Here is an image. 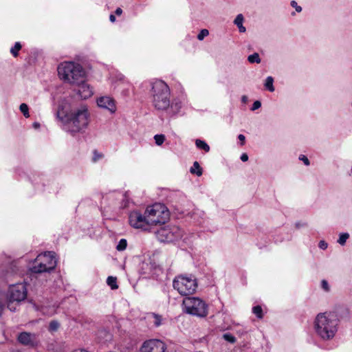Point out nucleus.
I'll list each match as a JSON object with an SVG mask.
<instances>
[{
	"instance_id": "obj_1",
	"label": "nucleus",
	"mask_w": 352,
	"mask_h": 352,
	"mask_svg": "<svg viewBox=\"0 0 352 352\" xmlns=\"http://www.w3.org/2000/svg\"><path fill=\"white\" fill-rule=\"evenodd\" d=\"M56 116L63 123V129L72 134L84 131L90 121V113L87 106L85 104L72 109L69 113H65L59 107Z\"/></svg>"
},
{
	"instance_id": "obj_2",
	"label": "nucleus",
	"mask_w": 352,
	"mask_h": 352,
	"mask_svg": "<svg viewBox=\"0 0 352 352\" xmlns=\"http://www.w3.org/2000/svg\"><path fill=\"white\" fill-rule=\"evenodd\" d=\"M316 334L323 341L332 340L338 330V320L330 313L318 314L314 322Z\"/></svg>"
},
{
	"instance_id": "obj_3",
	"label": "nucleus",
	"mask_w": 352,
	"mask_h": 352,
	"mask_svg": "<svg viewBox=\"0 0 352 352\" xmlns=\"http://www.w3.org/2000/svg\"><path fill=\"white\" fill-rule=\"evenodd\" d=\"M151 102L158 111H167L170 107V90L162 80H155L150 82Z\"/></svg>"
},
{
	"instance_id": "obj_4",
	"label": "nucleus",
	"mask_w": 352,
	"mask_h": 352,
	"mask_svg": "<svg viewBox=\"0 0 352 352\" xmlns=\"http://www.w3.org/2000/svg\"><path fill=\"white\" fill-rule=\"evenodd\" d=\"M57 70L60 79L72 85L79 84L86 78V72L82 65L73 61L60 63Z\"/></svg>"
},
{
	"instance_id": "obj_5",
	"label": "nucleus",
	"mask_w": 352,
	"mask_h": 352,
	"mask_svg": "<svg viewBox=\"0 0 352 352\" xmlns=\"http://www.w3.org/2000/svg\"><path fill=\"white\" fill-rule=\"evenodd\" d=\"M56 264L54 252H46L37 256L30 270L35 274L50 272L56 267Z\"/></svg>"
},
{
	"instance_id": "obj_6",
	"label": "nucleus",
	"mask_w": 352,
	"mask_h": 352,
	"mask_svg": "<svg viewBox=\"0 0 352 352\" xmlns=\"http://www.w3.org/2000/svg\"><path fill=\"white\" fill-rule=\"evenodd\" d=\"M26 297L27 289L23 283L11 285L6 296L5 295L8 309L10 311H16L19 302L24 300Z\"/></svg>"
},
{
	"instance_id": "obj_7",
	"label": "nucleus",
	"mask_w": 352,
	"mask_h": 352,
	"mask_svg": "<svg viewBox=\"0 0 352 352\" xmlns=\"http://www.w3.org/2000/svg\"><path fill=\"white\" fill-rule=\"evenodd\" d=\"M145 214L149 226L164 223L169 219V211L162 204H155L148 206L145 210Z\"/></svg>"
},
{
	"instance_id": "obj_8",
	"label": "nucleus",
	"mask_w": 352,
	"mask_h": 352,
	"mask_svg": "<svg viewBox=\"0 0 352 352\" xmlns=\"http://www.w3.org/2000/svg\"><path fill=\"white\" fill-rule=\"evenodd\" d=\"M173 285L181 295L188 296L192 294L197 288V279L192 275H180L175 278Z\"/></svg>"
},
{
	"instance_id": "obj_9",
	"label": "nucleus",
	"mask_w": 352,
	"mask_h": 352,
	"mask_svg": "<svg viewBox=\"0 0 352 352\" xmlns=\"http://www.w3.org/2000/svg\"><path fill=\"white\" fill-rule=\"evenodd\" d=\"M183 304L186 312L190 315L204 318L208 314V305L199 298H186L183 301Z\"/></svg>"
},
{
	"instance_id": "obj_10",
	"label": "nucleus",
	"mask_w": 352,
	"mask_h": 352,
	"mask_svg": "<svg viewBox=\"0 0 352 352\" xmlns=\"http://www.w3.org/2000/svg\"><path fill=\"white\" fill-rule=\"evenodd\" d=\"M157 239L164 243H171L184 237L183 231L176 226H166L156 232Z\"/></svg>"
},
{
	"instance_id": "obj_11",
	"label": "nucleus",
	"mask_w": 352,
	"mask_h": 352,
	"mask_svg": "<svg viewBox=\"0 0 352 352\" xmlns=\"http://www.w3.org/2000/svg\"><path fill=\"white\" fill-rule=\"evenodd\" d=\"M145 213L142 214L139 211H133L130 213L129 221L130 225L135 228L148 230L149 227Z\"/></svg>"
},
{
	"instance_id": "obj_12",
	"label": "nucleus",
	"mask_w": 352,
	"mask_h": 352,
	"mask_svg": "<svg viewBox=\"0 0 352 352\" xmlns=\"http://www.w3.org/2000/svg\"><path fill=\"white\" fill-rule=\"evenodd\" d=\"M165 349L166 345L162 340L150 339L143 343L140 352H164Z\"/></svg>"
},
{
	"instance_id": "obj_13",
	"label": "nucleus",
	"mask_w": 352,
	"mask_h": 352,
	"mask_svg": "<svg viewBox=\"0 0 352 352\" xmlns=\"http://www.w3.org/2000/svg\"><path fill=\"white\" fill-rule=\"evenodd\" d=\"M18 342L25 346L34 348L39 344V340L35 333L23 331L19 334L17 337Z\"/></svg>"
},
{
	"instance_id": "obj_14",
	"label": "nucleus",
	"mask_w": 352,
	"mask_h": 352,
	"mask_svg": "<svg viewBox=\"0 0 352 352\" xmlns=\"http://www.w3.org/2000/svg\"><path fill=\"white\" fill-rule=\"evenodd\" d=\"M96 102L99 107L107 109L111 113L116 111V101L110 96H100L97 99Z\"/></svg>"
},
{
	"instance_id": "obj_15",
	"label": "nucleus",
	"mask_w": 352,
	"mask_h": 352,
	"mask_svg": "<svg viewBox=\"0 0 352 352\" xmlns=\"http://www.w3.org/2000/svg\"><path fill=\"white\" fill-rule=\"evenodd\" d=\"M78 87L77 93L82 99H87L94 94L93 88L85 82V79L79 84H75Z\"/></svg>"
},
{
	"instance_id": "obj_16",
	"label": "nucleus",
	"mask_w": 352,
	"mask_h": 352,
	"mask_svg": "<svg viewBox=\"0 0 352 352\" xmlns=\"http://www.w3.org/2000/svg\"><path fill=\"white\" fill-rule=\"evenodd\" d=\"M185 100L184 96H181L173 98L172 101L170 100V107L166 111L170 115H176L182 109Z\"/></svg>"
},
{
	"instance_id": "obj_17",
	"label": "nucleus",
	"mask_w": 352,
	"mask_h": 352,
	"mask_svg": "<svg viewBox=\"0 0 352 352\" xmlns=\"http://www.w3.org/2000/svg\"><path fill=\"white\" fill-rule=\"evenodd\" d=\"M148 318L156 327H158L162 324V317L159 314L152 313L148 315Z\"/></svg>"
},
{
	"instance_id": "obj_18",
	"label": "nucleus",
	"mask_w": 352,
	"mask_h": 352,
	"mask_svg": "<svg viewBox=\"0 0 352 352\" xmlns=\"http://www.w3.org/2000/svg\"><path fill=\"white\" fill-rule=\"evenodd\" d=\"M274 78L272 76H267L264 82V87L266 90L270 92H274L275 91V87L274 86Z\"/></svg>"
},
{
	"instance_id": "obj_19",
	"label": "nucleus",
	"mask_w": 352,
	"mask_h": 352,
	"mask_svg": "<svg viewBox=\"0 0 352 352\" xmlns=\"http://www.w3.org/2000/svg\"><path fill=\"white\" fill-rule=\"evenodd\" d=\"M98 338H102V340H100L102 342H110L112 339V335L109 331L106 330H101L98 332Z\"/></svg>"
},
{
	"instance_id": "obj_20",
	"label": "nucleus",
	"mask_w": 352,
	"mask_h": 352,
	"mask_svg": "<svg viewBox=\"0 0 352 352\" xmlns=\"http://www.w3.org/2000/svg\"><path fill=\"white\" fill-rule=\"evenodd\" d=\"M195 145L199 149L204 150L206 153L210 151L209 145L202 140L197 139L195 140Z\"/></svg>"
},
{
	"instance_id": "obj_21",
	"label": "nucleus",
	"mask_w": 352,
	"mask_h": 352,
	"mask_svg": "<svg viewBox=\"0 0 352 352\" xmlns=\"http://www.w3.org/2000/svg\"><path fill=\"white\" fill-rule=\"evenodd\" d=\"M190 172L192 174H196L197 176L202 175V168L197 162L193 163V166L190 168Z\"/></svg>"
},
{
	"instance_id": "obj_22",
	"label": "nucleus",
	"mask_w": 352,
	"mask_h": 352,
	"mask_svg": "<svg viewBox=\"0 0 352 352\" xmlns=\"http://www.w3.org/2000/svg\"><path fill=\"white\" fill-rule=\"evenodd\" d=\"M248 60L250 63H260L261 61L259 54L256 52L248 56Z\"/></svg>"
},
{
	"instance_id": "obj_23",
	"label": "nucleus",
	"mask_w": 352,
	"mask_h": 352,
	"mask_svg": "<svg viewBox=\"0 0 352 352\" xmlns=\"http://www.w3.org/2000/svg\"><path fill=\"white\" fill-rule=\"evenodd\" d=\"M107 283L112 289H116L118 287L116 277L109 276L107 279Z\"/></svg>"
},
{
	"instance_id": "obj_24",
	"label": "nucleus",
	"mask_w": 352,
	"mask_h": 352,
	"mask_svg": "<svg viewBox=\"0 0 352 352\" xmlns=\"http://www.w3.org/2000/svg\"><path fill=\"white\" fill-rule=\"evenodd\" d=\"M21 45L19 42H16L14 47L10 49V53L14 57H16L19 54V51L21 49Z\"/></svg>"
},
{
	"instance_id": "obj_25",
	"label": "nucleus",
	"mask_w": 352,
	"mask_h": 352,
	"mask_svg": "<svg viewBox=\"0 0 352 352\" xmlns=\"http://www.w3.org/2000/svg\"><path fill=\"white\" fill-rule=\"evenodd\" d=\"M349 238V234L347 232L341 233L340 234L338 243L341 245H344L346 243V240Z\"/></svg>"
},
{
	"instance_id": "obj_26",
	"label": "nucleus",
	"mask_w": 352,
	"mask_h": 352,
	"mask_svg": "<svg viewBox=\"0 0 352 352\" xmlns=\"http://www.w3.org/2000/svg\"><path fill=\"white\" fill-rule=\"evenodd\" d=\"M165 139V135L163 134H157L154 136L155 142L157 146H161L164 143Z\"/></svg>"
},
{
	"instance_id": "obj_27",
	"label": "nucleus",
	"mask_w": 352,
	"mask_h": 352,
	"mask_svg": "<svg viewBox=\"0 0 352 352\" xmlns=\"http://www.w3.org/2000/svg\"><path fill=\"white\" fill-rule=\"evenodd\" d=\"M126 246H127L126 240L124 239H122L118 242V243L116 246V250L118 251H123L126 248Z\"/></svg>"
},
{
	"instance_id": "obj_28",
	"label": "nucleus",
	"mask_w": 352,
	"mask_h": 352,
	"mask_svg": "<svg viewBox=\"0 0 352 352\" xmlns=\"http://www.w3.org/2000/svg\"><path fill=\"white\" fill-rule=\"evenodd\" d=\"M19 109L25 118L30 117L28 106L26 104H21Z\"/></svg>"
},
{
	"instance_id": "obj_29",
	"label": "nucleus",
	"mask_w": 352,
	"mask_h": 352,
	"mask_svg": "<svg viewBox=\"0 0 352 352\" xmlns=\"http://www.w3.org/2000/svg\"><path fill=\"white\" fill-rule=\"evenodd\" d=\"M252 312L258 318H263V310L261 306L256 305L252 308Z\"/></svg>"
},
{
	"instance_id": "obj_30",
	"label": "nucleus",
	"mask_w": 352,
	"mask_h": 352,
	"mask_svg": "<svg viewBox=\"0 0 352 352\" xmlns=\"http://www.w3.org/2000/svg\"><path fill=\"white\" fill-rule=\"evenodd\" d=\"M223 338L225 340L228 341L230 343L233 344L236 341V338L230 333H224L223 335Z\"/></svg>"
},
{
	"instance_id": "obj_31",
	"label": "nucleus",
	"mask_w": 352,
	"mask_h": 352,
	"mask_svg": "<svg viewBox=\"0 0 352 352\" xmlns=\"http://www.w3.org/2000/svg\"><path fill=\"white\" fill-rule=\"evenodd\" d=\"M243 20H244V18H243V16L242 14H239L234 21V23L238 27L239 25H243Z\"/></svg>"
},
{
	"instance_id": "obj_32",
	"label": "nucleus",
	"mask_w": 352,
	"mask_h": 352,
	"mask_svg": "<svg viewBox=\"0 0 352 352\" xmlns=\"http://www.w3.org/2000/svg\"><path fill=\"white\" fill-rule=\"evenodd\" d=\"M209 34V31L206 29H203L197 35V39L199 41L204 40V38Z\"/></svg>"
},
{
	"instance_id": "obj_33",
	"label": "nucleus",
	"mask_w": 352,
	"mask_h": 352,
	"mask_svg": "<svg viewBox=\"0 0 352 352\" xmlns=\"http://www.w3.org/2000/svg\"><path fill=\"white\" fill-rule=\"evenodd\" d=\"M59 327V323L56 320H52L50 322L49 325V330L51 331H56Z\"/></svg>"
},
{
	"instance_id": "obj_34",
	"label": "nucleus",
	"mask_w": 352,
	"mask_h": 352,
	"mask_svg": "<svg viewBox=\"0 0 352 352\" xmlns=\"http://www.w3.org/2000/svg\"><path fill=\"white\" fill-rule=\"evenodd\" d=\"M5 299V294L0 292V316L2 315V312L4 308L3 300Z\"/></svg>"
},
{
	"instance_id": "obj_35",
	"label": "nucleus",
	"mask_w": 352,
	"mask_h": 352,
	"mask_svg": "<svg viewBox=\"0 0 352 352\" xmlns=\"http://www.w3.org/2000/svg\"><path fill=\"white\" fill-rule=\"evenodd\" d=\"M321 287L325 292H329V290H330L329 283L326 280H322L321 281Z\"/></svg>"
},
{
	"instance_id": "obj_36",
	"label": "nucleus",
	"mask_w": 352,
	"mask_h": 352,
	"mask_svg": "<svg viewBox=\"0 0 352 352\" xmlns=\"http://www.w3.org/2000/svg\"><path fill=\"white\" fill-rule=\"evenodd\" d=\"M291 6L294 8L297 12H300L302 11L301 6H298L296 1H291Z\"/></svg>"
},
{
	"instance_id": "obj_37",
	"label": "nucleus",
	"mask_w": 352,
	"mask_h": 352,
	"mask_svg": "<svg viewBox=\"0 0 352 352\" xmlns=\"http://www.w3.org/2000/svg\"><path fill=\"white\" fill-rule=\"evenodd\" d=\"M298 159L299 160L302 161L306 166H309L310 164L309 159L305 155H300Z\"/></svg>"
},
{
	"instance_id": "obj_38",
	"label": "nucleus",
	"mask_w": 352,
	"mask_h": 352,
	"mask_svg": "<svg viewBox=\"0 0 352 352\" xmlns=\"http://www.w3.org/2000/svg\"><path fill=\"white\" fill-rule=\"evenodd\" d=\"M261 107V101L256 100L254 102V103L251 107V111H256V110L258 109Z\"/></svg>"
},
{
	"instance_id": "obj_39",
	"label": "nucleus",
	"mask_w": 352,
	"mask_h": 352,
	"mask_svg": "<svg viewBox=\"0 0 352 352\" xmlns=\"http://www.w3.org/2000/svg\"><path fill=\"white\" fill-rule=\"evenodd\" d=\"M41 311H42L43 314H45V315H52L55 312V308H54V307H53V308L52 309H50V310H45L43 308V309H42Z\"/></svg>"
},
{
	"instance_id": "obj_40",
	"label": "nucleus",
	"mask_w": 352,
	"mask_h": 352,
	"mask_svg": "<svg viewBox=\"0 0 352 352\" xmlns=\"http://www.w3.org/2000/svg\"><path fill=\"white\" fill-rule=\"evenodd\" d=\"M318 247L322 250H326L328 247V244L324 241H320L318 243Z\"/></svg>"
},
{
	"instance_id": "obj_41",
	"label": "nucleus",
	"mask_w": 352,
	"mask_h": 352,
	"mask_svg": "<svg viewBox=\"0 0 352 352\" xmlns=\"http://www.w3.org/2000/svg\"><path fill=\"white\" fill-rule=\"evenodd\" d=\"M238 139L240 141V143H241V145L243 146L245 144V135H243V134H239L238 135Z\"/></svg>"
},
{
	"instance_id": "obj_42",
	"label": "nucleus",
	"mask_w": 352,
	"mask_h": 352,
	"mask_svg": "<svg viewBox=\"0 0 352 352\" xmlns=\"http://www.w3.org/2000/svg\"><path fill=\"white\" fill-rule=\"evenodd\" d=\"M242 162H247L248 160V155L247 153H243L240 157Z\"/></svg>"
},
{
	"instance_id": "obj_43",
	"label": "nucleus",
	"mask_w": 352,
	"mask_h": 352,
	"mask_svg": "<svg viewBox=\"0 0 352 352\" xmlns=\"http://www.w3.org/2000/svg\"><path fill=\"white\" fill-rule=\"evenodd\" d=\"M248 101V98L247 96L243 95L241 96V102L244 104L247 103Z\"/></svg>"
},
{
	"instance_id": "obj_44",
	"label": "nucleus",
	"mask_w": 352,
	"mask_h": 352,
	"mask_svg": "<svg viewBox=\"0 0 352 352\" xmlns=\"http://www.w3.org/2000/svg\"><path fill=\"white\" fill-rule=\"evenodd\" d=\"M238 28L240 32H245L246 30L245 28L243 25L238 26Z\"/></svg>"
},
{
	"instance_id": "obj_45",
	"label": "nucleus",
	"mask_w": 352,
	"mask_h": 352,
	"mask_svg": "<svg viewBox=\"0 0 352 352\" xmlns=\"http://www.w3.org/2000/svg\"><path fill=\"white\" fill-rule=\"evenodd\" d=\"M116 14L117 15H120L122 13V10L120 8H118L116 10Z\"/></svg>"
},
{
	"instance_id": "obj_46",
	"label": "nucleus",
	"mask_w": 352,
	"mask_h": 352,
	"mask_svg": "<svg viewBox=\"0 0 352 352\" xmlns=\"http://www.w3.org/2000/svg\"><path fill=\"white\" fill-rule=\"evenodd\" d=\"M109 20L112 23L115 22L116 21V16L113 14H111L109 16Z\"/></svg>"
},
{
	"instance_id": "obj_47",
	"label": "nucleus",
	"mask_w": 352,
	"mask_h": 352,
	"mask_svg": "<svg viewBox=\"0 0 352 352\" xmlns=\"http://www.w3.org/2000/svg\"><path fill=\"white\" fill-rule=\"evenodd\" d=\"M33 127L37 129L40 127V124L38 122H35L33 123Z\"/></svg>"
},
{
	"instance_id": "obj_48",
	"label": "nucleus",
	"mask_w": 352,
	"mask_h": 352,
	"mask_svg": "<svg viewBox=\"0 0 352 352\" xmlns=\"http://www.w3.org/2000/svg\"><path fill=\"white\" fill-rule=\"evenodd\" d=\"M74 352H88V351L85 349H78V350L74 351Z\"/></svg>"
},
{
	"instance_id": "obj_49",
	"label": "nucleus",
	"mask_w": 352,
	"mask_h": 352,
	"mask_svg": "<svg viewBox=\"0 0 352 352\" xmlns=\"http://www.w3.org/2000/svg\"><path fill=\"white\" fill-rule=\"evenodd\" d=\"M186 240H187V238H186V237H184V238L183 239V241H184L185 243H188V242L186 241Z\"/></svg>"
},
{
	"instance_id": "obj_50",
	"label": "nucleus",
	"mask_w": 352,
	"mask_h": 352,
	"mask_svg": "<svg viewBox=\"0 0 352 352\" xmlns=\"http://www.w3.org/2000/svg\"><path fill=\"white\" fill-rule=\"evenodd\" d=\"M296 227H299V224L298 223H296Z\"/></svg>"
},
{
	"instance_id": "obj_51",
	"label": "nucleus",
	"mask_w": 352,
	"mask_h": 352,
	"mask_svg": "<svg viewBox=\"0 0 352 352\" xmlns=\"http://www.w3.org/2000/svg\"><path fill=\"white\" fill-rule=\"evenodd\" d=\"M1 276H3V274H0V278H1Z\"/></svg>"
}]
</instances>
